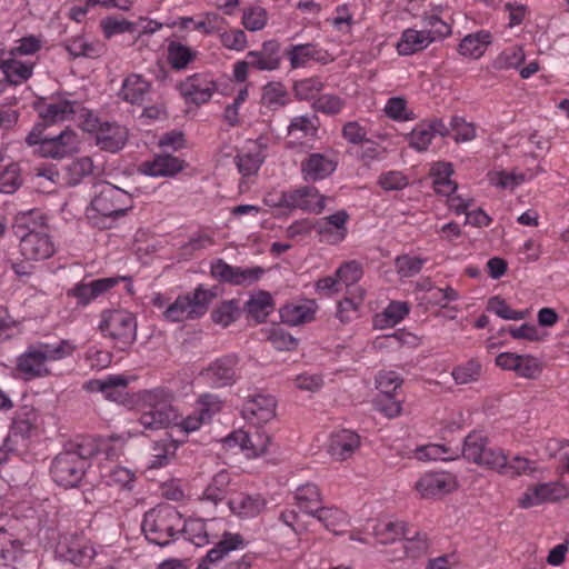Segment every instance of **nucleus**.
I'll return each mask as SVG.
<instances>
[{
    "instance_id": "obj_1",
    "label": "nucleus",
    "mask_w": 569,
    "mask_h": 569,
    "mask_svg": "<svg viewBox=\"0 0 569 569\" xmlns=\"http://www.w3.org/2000/svg\"><path fill=\"white\" fill-rule=\"evenodd\" d=\"M220 525H222V521L217 519L208 521L201 519L182 520L181 532L197 547L214 542L221 537L216 546L207 552L206 558L199 566L200 568L207 562L214 563L221 560L228 552L242 549L246 546L243 538L239 533L223 531L222 535H220L217 530Z\"/></svg>"
},
{
    "instance_id": "obj_2",
    "label": "nucleus",
    "mask_w": 569,
    "mask_h": 569,
    "mask_svg": "<svg viewBox=\"0 0 569 569\" xmlns=\"http://www.w3.org/2000/svg\"><path fill=\"white\" fill-rule=\"evenodd\" d=\"M76 350V346L70 340H59L54 343L40 342L29 346L27 350L19 356L17 370L27 379L42 378L51 375L49 362L59 361L70 357Z\"/></svg>"
},
{
    "instance_id": "obj_3",
    "label": "nucleus",
    "mask_w": 569,
    "mask_h": 569,
    "mask_svg": "<svg viewBox=\"0 0 569 569\" xmlns=\"http://www.w3.org/2000/svg\"><path fill=\"white\" fill-rule=\"evenodd\" d=\"M173 399V392L168 388L158 387L143 391L138 401L139 423L147 430L167 428L177 419Z\"/></svg>"
},
{
    "instance_id": "obj_4",
    "label": "nucleus",
    "mask_w": 569,
    "mask_h": 569,
    "mask_svg": "<svg viewBox=\"0 0 569 569\" xmlns=\"http://www.w3.org/2000/svg\"><path fill=\"white\" fill-rule=\"evenodd\" d=\"M133 207L132 196L109 182L99 184L86 210L87 218L96 226L106 227L104 221L127 213Z\"/></svg>"
},
{
    "instance_id": "obj_5",
    "label": "nucleus",
    "mask_w": 569,
    "mask_h": 569,
    "mask_svg": "<svg viewBox=\"0 0 569 569\" xmlns=\"http://www.w3.org/2000/svg\"><path fill=\"white\" fill-rule=\"evenodd\" d=\"M30 217L22 214L17 219L14 232L20 239V253L26 261L49 259L56 251L54 243L42 226H30Z\"/></svg>"
},
{
    "instance_id": "obj_6",
    "label": "nucleus",
    "mask_w": 569,
    "mask_h": 569,
    "mask_svg": "<svg viewBox=\"0 0 569 569\" xmlns=\"http://www.w3.org/2000/svg\"><path fill=\"white\" fill-rule=\"evenodd\" d=\"M181 515L171 506L158 507L148 511L142 521L146 538L158 546H167L181 532Z\"/></svg>"
},
{
    "instance_id": "obj_7",
    "label": "nucleus",
    "mask_w": 569,
    "mask_h": 569,
    "mask_svg": "<svg viewBox=\"0 0 569 569\" xmlns=\"http://www.w3.org/2000/svg\"><path fill=\"white\" fill-rule=\"evenodd\" d=\"M98 329L120 350H128L137 340V319L124 309H107L100 313Z\"/></svg>"
},
{
    "instance_id": "obj_8",
    "label": "nucleus",
    "mask_w": 569,
    "mask_h": 569,
    "mask_svg": "<svg viewBox=\"0 0 569 569\" xmlns=\"http://www.w3.org/2000/svg\"><path fill=\"white\" fill-rule=\"evenodd\" d=\"M81 442L71 449L60 452L51 465V475L56 483L72 488L80 483L84 476L87 462L91 450Z\"/></svg>"
},
{
    "instance_id": "obj_9",
    "label": "nucleus",
    "mask_w": 569,
    "mask_h": 569,
    "mask_svg": "<svg viewBox=\"0 0 569 569\" xmlns=\"http://www.w3.org/2000/svg\"><path fill=\"white\" fill-rule=\"evenodd\" d=\"M328 200H330V198L320 194L317 188L305 186L281 191L278 196L270 194L266 199V202L273 207L300 209L319 214L325 210Z\"/></svg>"
},
{
    "instance_id": "obj_10",
    "label": "nucleus",
    "mask_w": 569,
    "mask_h": 569,
    "mask_svg": "<svg viewBox=\"0 0 569 569\" xmlns=\"http://www.w3.org/2000/svg\"><path fill=\"white\" fill-rule=\"evenodd\" d=\"M213 297L214 293L210 290L198 287L192 293L178 297L163 316L173 322L199 318L206 313Z\"/></svg>"
},
{
    "instance_id": "obj_11",
    "label": "nucleus",
    "mask_w": 569,
    "mask_h": 569,
    "mask_svg": "<svg viewBox=\"0 0 569 569\" xmlns=\"http://www.w3.org/2000/svg\"><path fill=\"white\" fill-rule=\"evenodd\" d=\"M200 377L212 388L234 385L241 377L239 357L226 355L217 358L201 370Z\"/></svg>"
},
{
    "instance_id": "obj_12",
    "label": "nucleus",
    "mask_w": 569,
    "mask_h": 569,
    "mask_svg": "<svg viewBox=\"0 0 569 569\" xmlns=\"http://www.w3.org/2000/svg\"><path fill=\"white\" fill-rule=\"evenodd\" d=\"M224 441L229 448L239 447L248 458H256L267 451L271 438L266 431L254 428L253 431H233Z\"/></svg>"
},
{
    "instance_id": "obj_13",
    "label": "nucleus",
    "mask_w": 569,
    "mask_h": 569,
    "mask_svg": "<svg viewBox=\"0 0 569 569\" xmlns=\"http://www.w3.org/2000/svg\"><path fill=\"white\" fill-rule=\"evenodd\" d=\"M80 103L69 96H54L37 103L40 118L47 123H56L69 120L80 109Z\"/></svg>"
},
{
    "instance_id": "obj_14",
    "label": "nucleus",
    "mask_w": 569,
    "mask_h": 569,
    "mask_svg": "<svg viewBox=\"0 0 569 569\" xmlns=\"http://www.w3.org/2000/svg\"><path fill=\"white\" fill-rule=\"evenodd\" d=\"M123 279V277H109L97 279L91 282H78L67 292V295L76 299L78 307L84 308L99 297L106 295Z\"/></svg>"
},
{
    "instance_id": "obj_15",
    "label": "nucleus",
    "mask_w": 569,
    "mask_h": 569,
    "mask_svg": "<svg viewBox=\"0 0 569 569\" xmlns=\"http://www.w3.org/2000/svg\"><path fill=\"white\" fill-rule=\"evenodd\" d=\"M349 219L350 216L346 210H338L335 213L318 220L315 224V229L320 236L321 241L329 244H338L347 237V223Z\"/></svg>"
},
{
    "instance_id": "obj_16",
    "label": "nucleus",
    "mask_w": 569,
    "mask_h": 569,
    "mask_svg": "<svg viewBox=\"0 0 569 569\" xmlns=\"http://www.w3.org/2000/svg\"><path fill=\"white\" fill-rule=\"evenodd\" d=\"M79 137L72 129L66 128L59 134L49 136L41 143V157L62 159L78 151Z\"/></svg>"
},
{
    "instance_id": "obj_17",
    "label": "nucleus",
    "mask_w": 569,
    "mask_h": 569,
    "mask_svg": "<svg viewBox=\"0 0 569 569\" xmlns=\"http://www.w3.org/2000/svg\"><path fill=\"white\" fill-rule=\"evenodd\" d=\"M568 491L559 482H547L529 487L519 500L521 508H530L545 502H556L566 498Z\"/></svg>"
},
{
    "instance_id": "obj_18",
    "label": "nucleus",
    "mask_w": 569,
    "mask_h": 569,
    "mask_svg": "<svg viewBox=\"0 0 569 569\" xmlns=\"http://www.w3.org/2000/svg\"><path fill=\"white\" fill-rule=\"evenodd\" d=\"M181 94L194 103H204L210 100L217 90L213 78L207 73H196L179 84Z\"/></svg>"
},
{
    "instance_id": "obj_19",
    "label": "nucleus",
    "mask_w": 569,
    "mask_h": 569,
    "mask_svg": "<svg viewBox=\"0 0 569 569\" xmlns=\"http://www.w3.org/2000/svg\"><path fill=\"white\" fill-rule=\"evenodd\" d=\"M491 469L503 476L519 477L535 473L538 471V466L536 461L519 455L510 458L500 449V452L496 453L495 460L491 462Z\"/></svg>"
},
{
    "instance_id": "obj_20",
    "label": "nucleus",
    "mask_w": 569,
    "mask_h": 569,
    "mask_svg": "<svg viewBox=\"0 0 569 569\" xmlns=\"http://www.w3.org/2000/svg\"><path fill=\"white\" fill-rule=\"evenodd\" d=\"M276 407L277 401L273 396L257 393L244 402L242 415L251 423L268 422L274 417Z\"/></svg>"
},
{
    "instance_id": "obj_21",
    "label": "nucleus",
    "mask_w": 569,
    "mask_h": 569,
    "mask_svg": "<svg viewBox=\"0 0 569 569\" xmlns=\"http://www.w3.org/2000/svg\"><path fill=\"white\" fill-rule=\"evenodd\" d=\"M497 452H500V449L487 448V439L479 432L469 433L462 447V455L467 460L489 469Z\"/></svg>"
},
{
    "instance_id": "obj_22",
    "label": "nucleus",
    "mask_w": 569,
    "mask_h": 569,
    "mask_svg": "<svg viewBox=\"0 0 569 569\" xmlns=\"http://www.w3.org/2000/svg\"><path fill=\"white\" fill-rule=\"evenodd\" d=\"M96 144L103 151L117 152L128 140V130L116 122H99L94 131Z\"/></svg>"
},
{
    "instance_id": "obj_23",
    "label": "nucleus",
    "mask_w": 569,
    "mask_h": 569,
    "mask_svg": "<svg viewBox=\"0 0 569 569\" xmlns=\"http://www.w3.org/2000/svg\"><path fill=\"white\" fill-rule=\"evenodd\" d=\"M455 487V478L446 472L427 473L416 482V489L422 498H433L449 493Z\"/></svg>"
},
{
    "instance_id": "obj_24",
    "label": "nucleus",
    "mask_w": 569,
    "mask_h": 569,
    "mask_svg": "<svg viewBox=\"0 0 569 569\" xmlns=\"http://www.w3.org/2000/svg\"><path fill=\"white\" fill-rule=\"evenodd\" d=\"M263 161V146L256 140L247 141L234 158L236 166L243 177L256 174Z\"/></svg>"
},
{
    "instance_id": "obj_25",
    "label": "nucleus",
    "mask_w": 569,
    "mask_h": 569,
    "mask_svg": "<svg viewBox=\"0 0 569 569\" xmlns=\"http://www.w3.org/2000/svg\"><path fill=\"white\" fill-rule=\"evenodd\" d=\"M280 46L274 40L264 41L259 50L249 51L246 56L251 68L259 71H273L280 67Z\"/></svg>"
},
{
    "instance_id": "obj_26",
    "label": "nucleus",
    "mask_w": 569,
    "mask_h": 569,
    "mask_svg": "<svg viewBox=\"0 0 569 569\" xmlns=\"http://www.w3.org/2000/svg\"><path fill=\"white\" fill-rule=\"evenodd\" d=\"M337 168V162L329 156L311 153L301 162V173L305 181L326 179Z\"/></svg>"
},
{
    "instance_id": "obj_27",
    "label": "nucleus",
    "mask_w": 569,
    "mask_h": 569,
    "mask_svg": "<svg viewBox=\"0 0 569 569\" xmlns=\"http://www.w3.org/2000/svg\"><path fill=\"white\" fill-rule=\"evenodd\" d=\"M127 383V379L122 376H108L88 381L84 388L89 392H101L108 400L121 402L126 399Z\"/></svg>"
},
{
    "instance_id": "obj_28",
    "label": "nucleus",
    "mask_w": 569,
    "mask_h": 569,
    "mask_svg": "<svg viewBox=\"0 0 569 569\" xmlns=\"http://www.w3.org/2000/svg\"><path fill=\"white\" fill-rule=\"evenodd\" d=\"M360 446V437L351 430L333 432L329 439L328 452L338 460L343 461L350 458Z\"/></svg>"
},
{
    "instance_id": "obj_29",
    "label": "nucleus",
    "mask_w": 569,
    "mask_h": 569,
    "mask_svg": "<svg viewBox=\"0 0 569 569\" xmlns=\"http://www.w3.org/2000/svg\"><path fill=\"white\" fill-rule=\"evenodd\" d=\"M24 553L23 542L13 532L0 527V567L16 568Z\"/></svg>"
},
{
    "instance_id": "obj_30",
    "label": "nucleus",
    "mask_w": 569,
    "mask_h": 569,
    "mask_svg": "<svg viewBox=\"0 0 569 569\" xmlns=\"http://www.w3.org/2000/svg\"><path fill=\"white\" fill-rule=\"evenodd\" d=\"M183 169V161L171 154H158L140 164V172L150 177H171Z\"/></svg>"
},
{
    "instance_id": "obj_31",
    "label": "nucleus",
    "mask_w": 569,
    "mask_h": 569,
    "mask_svg": "<svg viewBox=\"0 0 569 569\" xmlns=\"http://www.w3.org/2000/svg\"><path fill=\"white\" fill-rule=\"evenodd\" d=\"M151 92V83L143 76L131 73L123 79L120 98L131 104H142Z\"/></svg>"
},
{
    "instance_id": "obj_32",
    "label": "nucleus",
    "mask_w": 569,
    "mask_h": 569,
    "mask_svg": "<svg viewBox=\"0 0 569 569\" xmlns=\"http://www.w3.org/2000/svg\"><path fill=\"white\" fill-rule=\"evenodd\" d=\"M287 56L293 69L305 67L311 60L321 63H327L331 60L329 53L316 43L292 46L288 50Z\"/></svg>"
},
{
    "instance_id": "obj_33",
    "label": "nucleus",
    "mask_w": 569,
    "mask_h": 569,
    "mask_svg": "<svg viewBox=\"0 0 569 569\" xmlns=\"http://www.w3.org/2000/svg\"><path fill=\"white\" fill-rule=\"evenodd\" d=\"M58 552L64 561L82 567L90 565L96 556L91 545L73 539L69 543H60Z\"/></svg>"
},
{
    "instance_id": "obj_34",
    "label": "nucleus",
    "mask_w": 569,
    "mask_h": 569,
    "mask_svg": "<svg viewBox=\"0 0 569 569\" xmlns=\"http://www.w3.org/2000/svg\"><path fill=\"white\" fill-rule=\"evenodd\" d=\"M317 305L313 300L292 302L280 309V317L283 323L299 326L313 320Z\"/></svg>"
},
{
    "instance_id": "obj_35",
    "label": "nucleus",
    "mask_w": 569,
    "mask_h": 569,
    "mask_svg": "<svg viewBox=\"0 0 569 569\" xmlns=\"http://www.w3.org/2000/svg\"><path fill=\"white\" fill-rule=\"evenodd\" d=\"M64 48L74 58L96 59L106 51L103 43L82 34L67 39Z\"/></svg>"
},
{
    "instance_id": "obj_36",
    "label": "nucleus",
    "mask_w": 569,
    "mask_h": 569,
    "mask_svg": "<svg viewBox=\"0 0 569 569\" xmlns=\"http://www.w3.org/2000/svg\"><path fill=\"white\" fill-rule=\"evenodd\" d=\"M432 42V36H430L426 29H406L397 43V50L401 56H410L426 49Z\"/></svg>"
},
{
    "instance_id": "obj_37",
    "label": "nucleus",
    "mask_w": 569,
    "mask_h": 569,
    "mask_svg": "<svg viewBox=\"0 0 569 569\" xmlns=\"http://www.w3.org/2000/svg\"><path fill=\"white\" fill-rule=\"evenodd\" d=\"M91 450L90 457L103 456L107 460L117 459L123 449V439L120 436L109 438L88 439L81 442Z\"/></svg>"
},
{
    "instance_id": "obj_38",
    "label": "nucleus",
    "mask_w": 569,
    "mask_h": 569,
    "mask_svg": "<svg viewBox=\"0 0 569 569\" xmlns=\"http://www.w3.org/2000/svg\"><path fill=\"white\" fill-rule=\"evenodd\" d=\"M366 289L362 287L348 290L345 297L338 303L337 317L342 323H349L358 317L359 308L365 300Z\"/></svg>"
},
{
    "instance_id": "obj_39",
    "label": "nucleus",
    "mask_w": 569,
    "mask_h": 569,
    "mask_svg": "<svg viewBox=\"0 0 569 569\" xmlns=\"http://www.w3.org/2000/svg\"><path fill=\"white\" fill-rule=\"evenodd\" d=\"M491 43V34L488 31H478L467 34L460 42L458 51L461 56L479 59Z\"/></svg>"
},
{
    "instance_id": "obj_40",
    "label": "nucleus",
    "mask_w": 569,
    "mask_h": 569,
    "mask_svg": "<svg viewBox=\"0 0 569 569\" xmlns=\"http://www.w3.org/2000/svg\"><path fill=\"white\" fill-rule=\"evenodd\" d=\"M96 169L97 167L91 157H79L66 166L63 183L67 186H77L84 178L92 176Z\"/></svg>"
},
{
    "instance_id": "obj_41",
    "label": "nucleus",
    "mask_w": 569,
    "mask_h": 569,
    "mask_svg": "<svg viewBox=\"0 0 569 569\" xmlns=\"http://www.w3.org/2000/svg\"><path fill=\"white\" fill-rule=\"evenodd\" d=\"M290 101V94L281 82H269L262 88L261 106L270 111H277Z\"/></svg>"
},
{
    "instance_id": "obj_42",
    "label": "nucleus",
    "mask_w": 569,
    "mask_h": 569,
    "mask_svg": "<svg viewBox=\"0 0 569 569\" xmlns=\"http://www.w3.org/2000/svg\"><path fill=\"white\" fill-rule=\"evenodd\" d=\"M295 500L301 511L313 516L321 507V493L313 483H306L296 489Z\"/></svg>"
},
{
    "instance_id": "obj_43",
    "label": "nucleus",
    "mask_w": 569,
    "mask_h": 569,
    "mask_svg": "<svg viewBox=\"0 0 569 569\" xmlns=\"http://www.w3.org/2000/svg\"><path fill=\"white\" fill-rule=\"evenodd\" d=\"M453 168L450 162H436L431 168L435 191L442 196H451L457 190V183L450 179Z\"/></svg>"
},
{
    "instance_id": "obj_44",
    "label": "nucleus",
    "mask_w": 569,
    "mask_h": 569,
    "mask_svg": "<svg viewBox=\"0 0 569 569\" xmlns=\"http://www.w3.org/2000/svg\"><path fill=\"white\" fill-rule=\"evenodd\" d=\"M407 531L402 521L380 520L375 525L372 533L380 543L388 545L405 538Z\"/></svg>"
},
{
    "instance_id": "obj_45",
    "label": "nucleus",
    "mask_w": 569,
    "mask_h": 569,
    "mask_svg": "<svg viewBox=\"0 0 569 569\" xmlns=\"http://www.w3.org/2000/svg\"><path fill=\"white\" fill-rule=\"evenodd\" d=\"M313 516L335 535L342 533L349 522L346 512L335 507H321Z\"/></svg>"
},
{
    "instance_id": "obj_46",
    "label": "nucleus",
    "mask_w": 569,
    "mask_h": 569,
    "mask_svg": "<svg viewBox=\"0 0 569 569\" xmlns=\"http://www.w3.org/2000/svg\"><path fill=\"white\" fill-rule=\"evenodd\" d=\"M409 313V306L407 302L392 301L381 312L376 315L373 323L375 327L383 329L398 325Z\"/></svg>"
},
{
    "instance_id": "obj_47",
    "label": "nucleus",
    "mask_w": 569,
    "mask_h": 569,
    "mask_svg": "<svg viewBox=\"0 0 569 569\" xmlns=\"http://www.w3.org/2000/svg\"><path fill=\"white\" fill-rule=\"evenodd\" d=\"M0 69L6 79L12 84L27 81L32 74V64L10 58L0 61Z\"/></svg>"
},
{
    "instance_id": "obj_48",
    "label": "nucleus",
    "mask_w": 569,
    "mask_h": 569,
    "mask_svg": "<svg viewBox=\"0 0 569 569\" xmlns=\"http://www.w3.org/2000/svg\"><path fill=\"white\" fill-rule=\"evenodd\" d=\"M230 509L241 517H254L264 507V500L260 496L239 495L229 501Z\"/></svg>"
},
{
    "instance_id": "obj_49",
    "label": "nucleus",
    "mask_w": 569,
    "mask_h": 569,
    "mask_svg": "<svg viewBox=\"0 0 569 569\" xmlns=\"http://www.w3.org/2000/svg\"><path fill=\"white\" fill-rule=\"evenodd\" d=\"M230 482V473L227 470H220L206 487L202 498L213 503L222 501L227 495Z\"/></svg>"
},
{
    "instance_id": "obj_50",
    "label": "nucleus",
    "mask_w": 569,
    "mask_h": 569,
    "mask_svg": "<svg viewBox=\"0 0 569 569\" xmlns=\"http://www.w3.org/2000/svg\"><path fill=\"white\" fill-rule=\"evenodd\" d=\"M336 276L340 286H345L346 293H348V290L359 287L357 283L363 276V266L357 260L346 261L336 270Z\"/></svg>"
},
{
    "instance_id": "obj_51",
    "label": "nucleus",
    "mask_w": 569,
    "mask_h": 569,
    "mask_svg": "<svg viewBox=\"0 0 569 569\" xmlns=\"http://www.w3.org/2000/svg\"><path fill=\"white\" fill-rule=\"evenodd\" d=\"M536 176L532 171L516 172V171H496L489 174L490 182L501 189H515L526 180L532 179Z\"/></svg>"
},
{
    "instance_id": "obj_52",
    "label": "nucleus",
    "mask_w": 569,
    "mask_h": 569,
    "mask_svg": "<svg viewBox=\"0 0 569 569\" xmlns=\"http://www.w3.org/2000/svg\"><path fill=\"white\" fill-rule=\"evenodd\" d=\"M248 313L257 321H263L272 311V297L269 292L260 291L251 296L246 305Z\"/></svg>"
},
{
    "instance_id": "obj_53",
    "label": "nucleus",
    "mask_w": 569,
    "mask_h": 569,
    "mask_svg": "<svg viewBox=\"0 0 569 569\" xmlns=\"http://www.w3.org/2000/svg\"><path fill=\"white\" fill-rule=\"evenodd\" d=\"M33 180L38 187L50 191L58 183H63V178L57 170L54 164H41L33 169Z\"/></svg>"
},
{
    "instance_id": "obj_54",
    "label": "nucleus",
    "mask_w": 569,
    "mask_h": 569,
    "mask_svg": "<svg viewBox=\"0 0 569 569\" xmlns=\"http://www.w3.org/2000/svg\"><path fill=\"white\" fill-rule=\"evenodd\" d=\"M38 415L33 408L23 407L17 411L12 428L16 433L28 437L36 428Z\"/></svg>"
},
{
    "instance_id": "obj_55",
    "label": "nucleus",
    "mask_w": 569,
    "mask_h": 569,
    "mask_svg": "<svg viewBox=\"0 0 569 569\" xmlns=\"http://www.w3.org/2000/svg\"><path fill=\"white\" fill-rule=\"evenodd\" d=\"M346 102L339 96L325 93L317 97L312 102V109L327 116H336L342 111Z\"/></svg>"
},
{
    "instance_id": "obj_56",
    "label": "nucleus",
    "mask_w": 569,
    "mask_h": 569,
    "mask_svg": "<svg viewBox=\"0 0 569 569\" xmlns=\"http://www.w3.org/2000/svg\"><path fill=\"white\" fill-rule=\"evenodd\" d=\"M323 89V82L320 78L311 77L296 81L293 84V93L298 100L316 99Z\"/></svg>"
},
{
    "instance_id": "obj_57",
    "label": "nucleus",
    "mask_w": 569,
    "mask_h": 569,
    "mask_svg": "<svg viewBox=\"0 0 569 569\" xmlns=\"http://www.w3.org/2000/svg\"><path fill=\"white\" fill-rule=\"evenodd\" d=\"M316 116H298L291 119L288 126V134H298L299 138L313 136L318 130Z\"/></svg>"
},
{
    "instance_id": "obj_58",
    "label": "nucleus",
    "mask_w": 569,
    "mask_h": 569,
    "mask_svg": "<svg viewBox=\"0 0 569 569\" xmlns=\"http://www.w3.org/2000/svg\"><path fill=\"white\" fill-rule=\"evenodd\" d=\"M448 449L442 445L429 443L417 447L412 451V457L419 461H432V460H450L453 456H447Z\"/></svg>"
},
{
    "instance_id": "obj_59",
    "label": "nucleus",
    "mask_w": 569,
    "mask_h": 569,
    "mask_svg": "<svg viewBox=\"0 0 569 569\" xmlns=\"http://www.w3.org/2000/svg\"><path fill=\"white\" fill-rule=\"evenodd\" d=\"M193 57L190 48L179 42H172L168 47V60L174 69L186 68Z\"/></svg>"
},
{
    "instance_id": "obj_60",
    "label": "nucleus",
    "mask_w": 569,
    "mask_h": 569,
    "mask_svg": "<svg viewBox=\"0 0 569 569\" xmlns=\"http://www.w3.org/2000/svg\"><path fill=\"white\" fill-rule=\"evenodd\" d=\"M21 179L18 164L0 166V192L13 193L20 186Z\"/></svg>"
},
{
    "instance_id": "obj_61",
    "label": "nucleus",
    "mask_w": 569,
    "mask_h": 569,
    "mask_svg": "<svg viewBox=\"0 0 569 569\" xmlns=\"http://www.w3.org/2000/svg\"><path fill=\"white\" fill-rule=\"evenodd\" d=\"M487 309L505 320H522L527 316L525 311L511 309L499 296L489 299Z\"/></svg>"
},
{
    "instance_id": "obj_62",
    "label": "nucleus",
    "mask_w": 569,
    "mask_h": 569,
    "mask_svg": "<svg viewBox=\"0 0 569 569\" xmlns=\"http://www.w3.org/2000/svg\"><path fill=\"white\" fill-rule=\"evenodd\" d=\"M481 375V365L476 360H469L463 365L456 367L452 377L457 383L466 385L479 379Z\"/></svg>"
},
{
    "instance_id": "obj_63",
    "label": "nucleus",
    "mask_w": 569,
    "mask_h": 569,
    "mask_svg": "<svg viewBox=\"0 0 569 569\" xmlns=\"http://www.w3.org/2000/svg\"><path fill=\"white\" fill-rule=\"evenodd\" d=\"M542 371L541 362L530 355H520L515 372L526 379H536Z\"/></svg>"
},
{
    "instance_id": "obj_64",
    "label": "nucleus",
    "mask_w": 569,
    "mask_h": 569,
    "mask_svg": "<svg viewBox=\"0 0 569 569\" xmlns=\"http://www.w3.org/2000/svg\"><path fill=\"white\" fill-rule=\"evenodd\" d=\"M525 60L521 47L513 46L503 50L496 59L495 66L498 69L518 68Z\"/></svg>"
}]
</instances>
